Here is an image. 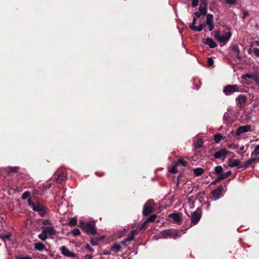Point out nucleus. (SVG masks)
<instances>
[{"instance_id": "nucleus-1", "label": "nucleus", "mask_w": 259, "mask_h": 259, "mask_svg": "<svg viewBox=\"0 0 259 259\" xmlns=\"http://www.w3.org/2000/svg\"><path fill=\"white\" fill-rule=\"evenodd\" d=\"M27 201L29 205L32 210L37 212L38 214L40 217H44L49 213V209L46 206L41 204L39 202H37L36 203L32 200L31 198H28Z\"/></svg>"}, {"instance_id": "nucleus-2", "label": "nucleus", "mask_w": 259, "mask_h": 259, "mask_svg": "<svg viewBox=\"0 0 259 259\" xmlns=\"http://www.w3.org/2000/svg\"><path fill=\"white\" fill-rule=\"evenodd\" d=\"M231 35V32H225L223 35H221L219 31H214L213 36L215 39L218 42L225 44L229 41Z\"/></svg>"}, {"instance_id": "nucleus-3", "label": "nucleus", "mask_w": 259, "mask_h": 259, "mask_svg": "<svg viewBox=\"0 0 259 259\" xmlns=\"http://www.w3.org/2000/svg\"><path fill=\"white\" fill-rule=\"evenodd\" d=\"M154 202L153 199H149L145 203L143 209L144 216L147 217L154 211Z\"/></svg>"}, {"instance_id": "nucleus-4", "label": "nucleus", "mask_w": 259, "mask_h": 259, "mask_svg": "<svg viewBox=\"0 0 259 259\" xmlns=\"http://www.w3.org/2000/svg\"><path fill=\"white\" fill-rule=\"evenodd\" d=\"M56 233V231L54 228H46L41 233L38 235V238L42 240H46L49 236L54 235Z\"/></svg>"}, {"instance_id": "nucleus-5", "label": "nucleus", "mask_w": 259, "mask_h": 259, "mask_svg": "<svg viewBox=\"0 0 259 259\" xmlns=\"http://www.w3.org/2000/svg\"><path fill=\"white\" fill-rule=\"evenodd\" d=\"M239 91V87L237 84H229L225 86L223 89V92L226 96L230 95L235 92Z\"/></svg>"}, {"instance_id": "nucleus-6", "label": "nucleus", "mask_w": 259, "mask_h": 259, "mask_svg": "<svg viewBox=\"0 0 259 259\" xmlns=\"http://www.w3.org/2000/svg\"><path fill=\"white\" fill-rule=\"evenodd\" d=\"M168 218L171 219V221L174 224L180 225L183 222V219L181 215L177 212L169 213Z\"/></svg>"}, {"instance_id": "nucleus-7", "label": "nucleus", "mask_w": 259, "mask_h": 259, "mask_svg": "<svg viewBox=\"0 0 259 259\" xmlns=\"http://www.w3.org/2000/svg\"><path fill=\"white\" fill-rule=\"evenodd\" d=\"M230 152L226 149H221L219 151L215 152L213 157L216 159H222L224 160L227 155Z\"/></svg>"}, {"instance_id": "nucleus-8", "label": "nucleus", "mask_w": 259, "mask_h": 259, "mask_svg": "<svg viewBox=\"0 0 259 259\" xmlns=\"http://www.w3.org/2000/svg\"><path fill=\"white\" fill-rule=\"evenodd\" d=\"M242 78L245 81H247L248 79H252L255 82L257 86L259 87V76L256 73L245 74L242 75Z\"/></svg>"}, {"instance_id": "nucleus-9", "label": "nucleus", "mask_w": 259, "mask_h": 259, "mask_svg": "<svg viewBox=\"0 0 259 259\" xmlns=\"http://www.w3.org/2000/svg\"><path fill=\"white\" fill-rule=\"evenodd\" d=\"M251 131V125L246 124L245 125L240 126L237 130L235 135L236 136H240L242 133H245L246 132Z\"/></svg>"}, {"instance_id": "nucleus-10", "label": "nucleus", "mask_w": 259, "mask_h": 259, "mask_svg": "<svg viewBox=\"0 0 259 259\" xmlns=\"http://www.w3.org/2000/svg\"><path fill=\"white\" fill-rule=\"evenodd\" d=\"M156 223L159 222V219L158 218L157 215L156 214H152L149 217L146 218L145 220L142 223L140 227H146L147 224L149 222H154Z\"/></svg>"}, {"instance_id": "nucleus-11", "label": "nucleus", "mask_w": 259, "mask_h": 259, "mask_svg": "<svg viewBox=\"0 0 259 259\" xmlns=\"http://www.w3.org/2000/svg\"><path fill=\"white\" fill-rule=\"evenodd\" d=\"M162 235L164 238L170 237L172 238H176L177 234L172 229H166L162 232Z\"/></svg>"}, {"instance_id": "nucleus-12", "label": "nucleus", "mask_w": 259, "mask_h": 259, "mask_svg": "<svg viewBox=\"0 0 259 259\" xmlns=\"http://www.w3.org/2000/svg\"><path fill=\"white\" fill-rule=\"evenodd\" d=\"M201 214L199 212H198L197 210L194 211L192 214V215H191V223L194 225H196L199 221V220L201 218Z\"/></svg>"}, {"instance_id": "nucleus-13", "label": "nucleus", "mask_w": 259, "mask_h": 259, "mask_svg": "<svg viewBox=\"0 0 259 259\" xmlns=\"http://www.w3.org/2000/svg\"><path fill=\"white\" fill-rule=\"evenodd\" d=\"M140 231L141 229H135L132 231L130 234L125 240L122 241V243L123 244L126 245L127 242L133 240L134 239L135 236L137 235Z\"/></svg>"}, {"instance_id": "nucleus-14", "label": "nucleus", "mask_w": 259, "mask_h": 259, "mask_svg": "<svg viewBox=\"0 0 259 259\" xmlns=\"http://www.w3.org/2000/svg\"><path fill=\"white\" fill-rule=\"evenodd\" d=\"M222 190L223 187L220 185L217 189L212 190L211 193L215 199H218L221 197Z\"/></svg>"}, {"instance_id": "nucleus-15", "label": "nucleus", "mask_w": 259, "mask_h": 259, "mask_svg": "<svg viewBox=\"0 0 259 259\" xmlns=\"http://www.w3.org/2000/svg\"><path fill=\"white\" fill-rule=\"evenodd\" d=\"M62 254L67 257H75V254L71 252L66 246H63L61 248Z\"/></svg>"}, {"instance_id": "nucleus-16", "label": "nucleus", "mask_w": 259, "mask_h": 259, "mask_svg": "<svg viewBox=\"0 0 259 259\" xmlns=\"http://www.w3.org/2000/svg\"><path fill=\"white\" fill-rule=\"evenodd\" d=\"M95 221L94 220L90 221L85 223L83 220H80L79 225L77 227H95Z\"/></svg>"}, {"instance_id": "nucleus-17", "label": "nucleus", "mask_w": 259, "mask_h": 259, "mask_svg": "<svg viewBox=\"0 0 259 259\" xmlns=\"http://www.w3.org/2000/svg\"><path fill=\"white\" fill-rule=\"evenodd\" d=\"M203 43L205 45H208L211 49L215 48L217 46V43L212 38L209 37L206 38L203 40Z\"/></svg>"}, {"instance_id": "nucleus-18", "label": "nucleus", "mask_w": 259, "mask_h": 259, "mask_svg": "<svg viewBox=\"0 0 259 259\" xmlns=\"http://www.w3.org/2000/svg\"><path fill=\"white\" fill-rule=\"evenodd\" d=\"M66 178V174L64 172L60 173L56 178V182L57 183L62 185Z\"/></svg>"}, {"instance_id": "nucleus-19", "label": "nucleus", "mask_w": 259, "mask_h": 259, "mask_svg": "<svg viewBox=\"0 0 259 259\" xmlns=\"http://www.w3.org/2000/svg\"><path fill=\"white\" fill-rule=\"evenodd\" d=\"M229 164L228 165L229 167H233L235 166H237L238 167L240 166V161L239 159H236L233 158H229Z\"/></svg>"}, {"instance_id": "nucleus-20", "label": "nucleus", "mask_w": 259, "mask_h": 259, "mask_svg": "<svg viewBox=\"0 0 259 259\" xmlns=\"http://www.w3.org/2000/svg\"><path fill=\"white\" fill-rule=\"evenodd\" d=\"M247 100V97L245 95L243 94L239 95L236 98V102L237 105L240 104L242 105V104L244 103Z\"/></svg>"}, {"instance_id": "nucleus-21", "label": "nucleus", "mask_w": 259, "mask_h": 259, "mask_svg": "<svg viewBox=\"0 0 259 259\" xmlns=\"http://www.w3.org/2000/svg\"><path fill=\"white\" fill-rule=\"evenodd\" d=\"M232 51L236 54V57L239 60H240L242 58L241 56L240 55V49L238 46L236 45H233L232 47Z\"/></svg>"}, {"instance_id": "nucleus-22", "label": "nucleus", "mask_w": 259, "mask_h": 259, "mask_svg": "<svg viewBox=\"0 0 259 259\" xmlns=\"http://www.w3.org/2000/svg\"><path fill=\"white\" fill-rule=\"evenodd\" d=\"M255 163V159H253V158H250L246 161H245L242 166L238 167V168H240L241 167H244V168H246L248 167L250 165H251L253 163Z\"/></svg>"}, {"instance_id": "nucleus-23", "label": "nucleus", "mask_w": 259, "mask_h": 259, "mask_svg": "<svg viewBox=\"0 0 259 259\" xmlns=\"http://www.w3.org/2000/svg\"><path fill=\"white\" fill-rule=\"evenodd\" d=\"M77 222V219L76 217L69 218L67 221V223L66 224H67L71 227H73L76 225Z\"/></svg>"}, {"instance_id": "nucleus-24", "label": "nucleus", "mask_w": 259, "mask_h": 259, "mask_svg": "<svg viewBox=\"0 0 259 259\" xmlns=\"http://www.w3.org/2000/svg\"><path fill=\"white\" fill-rule=\"evenodd\" d=\"M199 11L201 12L202 15L205 16L207 13V5L200 4Z\"/></svg>"}, {"instance_id": "nucleus-25", "label": "nucleus", "mask_w": 259, "mask_h": 259, "mask_svg": "<svg viewBox=\"0 0 259 259\" xmlns=\"http://www.w3.org/2000/svg\"><path fill=\"white\" fill-rule=\"evenodd\" d=\"M34 247L35 249L39 251H42L46 249V247L41 242H37L34 244Z\"/></svg>"}, {"instance_id": "nucleus-26", "label": "nucleus", "mask_w": 259, "mask_h": 259, "mask_svg": "<svg viewBox=\"0 0 259 259\" xmlns=\"http://www.w3.org/2000/svg\"><path fill=\"white\" fill-rule=\"evenodd\" d=\"M204 172V169L201 167H197L193 169V173L195 176H200L202 175Z\"/></svg>"}, {"instance_id": "nucleus-27", "label": "nucleus", "mask_w": 259, "mask_h": 259, "mask_svg": "<svg viewBox=\"0 0 259 259\" xmlns=\"http://www.w3.org/2000/svg\"><path fill=\"white\" fill-rule=\"evenodd\" d=\"M213 23V15L211 14H206V24Z\"/></svg>"}, {"instance_id": "nucleus-28", "label": "nucleus", "mask_w": 259, "mask_h": 259, "mask_svg": "<svg viewBox=\"0 0 259 259\" xmlns=\"http://www.w3.org/2000/svg\"><path fill=\"white\" fill-rule=\"evenodd\" d=\"M206 26V24L204 23H202L199 24L198 26H196L195 27H194V29L192 30L194 31H201L203 28L205 27Z\"/></svg>"}, {"instance_id": "nucleus-29", "label": "nucleus", "mask_w": 259, "mask_h": 259, "mask_svg": "<svg viewBox=\"0 0 259 259\" xmlns=\"http://www.w3.org/2000/svg\"><path fill=\"white\" fill-rule=\"evenodd\" d=\"M225 137H223L221 134H218L214 136V140L216 143H219L222 140H224Z\"/></svg>"}, {"instance_id": "nucleus-30", "label": "nucleus", "mask_w": 259, "mask_h": 259, "mask_svg": "<svg viewBox=\"0 0 259 259\" xmlns=\"http://www.w3.org/2000/svg\"><path fill=\"white\" fill-rule=\"evenodd\" d=\"M203 142L201 139H198L196 142L194 143L195 149H197L202 147Z\"/></svg>"}, {"instance_id": "nucleus-31", "label": "nucleus", "mask_w": 259, "mask_h": 259, "mask_svg": "<svg viewBox=\"0 0 259 259\" xmlns=\"http://www.w3.org/2000/svg\"><path fill=\"white\" fill-rule=\"evenodd\" d=\"M39 223L43 225V227L47 225H51V221L50 219L39 220Z\"/></svg>"}, {"instance_id": "nucleus-32", "label": "nucleus", "mask_w": 259, "mask_h": 259, "mask_svg": "<svg viewBox=\"0 0 259 259\" xmlns=\"http://www.w3.org/2000/svg\"><path fill=\"white\" fill-rule=\"evenodd\" d=\"M223 168L222 166H217L214 167V174L219 175L223 174Z\"/></svg>"}, {"instance_id": "nucleus-33", "label": "nucleus", "mask_w": 259, "mask_h": 259, "mask_svg": "<svg viewBox=\"0 0 259 259\" xmlns=\"http://www.w3.org/2000/svg\"><path fill=\"white\" fill-rule=\"evenodd\" d=\"M259 155V145H257L255 147L253 152L251 153V156H257Z\"/></svg>"}, {"instance_id": "nucleus-34", "label": "nucleus", "mask_w": 259, "mask_h": 259, "mask_svg": "<svg viewBox=\"0 0 259 259\" xmlns=\"http://www.w3.org/2000/svg\"><path fill=\"white\" fill-rule=\"evenodd\" d=\"M168 171L171 174H176L178 172L177 168V164H174L171 167L168 168Z\"/></svg>"}, {"instance_id": "nucleus-35", "label": "nucleus", "mask_w": 259, "mask_h": 259, "mask_svg": "<svg viewBox=\"0 0 259 259\" xmlns=\"http://www.w3.org/2000/svg\"><path fill=\"white\" fill-rule=\"evenodd\" d=\"M112 250L116 252H118L121 250V246L118 244H115L111 248Z\"/></svg>"}, {"instance_id": "nucleus-36", "label": "nucleus", "mask_w": 259, "mask_h": 259, "mask_svg": "<svg viewBox=\"0 0 259 259\" xmlns=\"http://www.w3.org/2000/svg\"><path fill=\"white\" fill-rule=\"evenodd\" d=\"M11 236V234L10 233H7L5 235H0V237L3 240L6 241L9 239Z\"/></svg>"}, {"instance_id": "nucleus-37", "label": "nucleus", "mask_w": 259, "mask_h": 259, "mask_svg": "<svg viewBox=\"0 0 259 259\" xmlns=\"http://www.w3.org/2000/svg\"><path fill=\"white\" fill-rule=\"evenodd\" d=\"M176 164H177V165L178 164H180L184 166H186L187 165V162L186 161L184 160L183 159H179L178 162Z\"/></svg>"}, {"instance_id": "nucleus-38", "label": "nucleus", "mask_w": 259, "mask_h": 259, "mask_svg": "<svg viewBox=\"0 0 259 259\" xmlns=\"http://www.w3.org/2000/svg\"><path fill=\"white\" fill-rule=\"evenodd\" d=\"M85 229V231L88 233L94 234L95 233V228H83Z\"/></svg>"}, {"instance_id": "nucleus-39", "label": "nucleus", "mask_w": 259, "mask_h": 259, "mask_svg": "<svg viewBox=\"0 0 259 259\" xmlns=\"http://www.w3.org/2000/svg\"><path fill=\"white\" fill-rule=\"evenodd\" d=\"M196 20H197V19H196V17H194L193 18L192 23H190V24H189V27L192 30L194 29V27L196 26L195 24L196 23Z\"/></svg>"}, {"instance_id": "nucleus-40", "label": "nucleus", "mask_w": 259, "mask_h": 259, "mask_svg": "<svg viewBox=\"0 0 259 259\" xmlns=\"http://www.w3.org/2000/svg\"><path fill=\"white\" fill-rule=\"evenodd\" d=\"M31 195V193L29 191H26L22 195V199H26L28 197H29Z\"/></svg>"}, {"instance_id": "nucleus-41", "label": "nucleus", "mask_w": 259, "mask_h": 259, "mask_svg": "<svg viewBox=\"0 0 259 259\" xmlns=\"http://www.w3.org/2000/svg\"><path fill=\"white\" fill-rule=\"evenodd\" d=\"M9 169L11 172H18L19 167L18 166L9 167Z\"/></svg>"}, {"instance_id": "nucleus-42", "label": "nucleus", "mask_w": 259, "mask_h": 259, "mask_svg": "<svg viewBox=\"0 0 259 259\" xmlns=\"http://www.w3.org/2000/svg\"><path fill=\"white\" fill-rule=\"evenodd\" d=\"M213 62H214L213 60L211 58H210V57L207 58V63L208 66H209V67L212 66L213 64Z\"/></svg>"}, {"instance_id": "nucleus-43", "label": "nucleus", "mask_w": 259, "mask_h": 259, "mask_svg": "<svg viewBox=\"0 0 259 259\" xmlns=\"http://www.w3.org/2000/svg\"><path fill=\"white\" fill-rule=\"evenodd\" d=\"M225 179H226V178L225 177L223 173L221 174H219V176L217 178V181H218L219 182H220L221 181H222V180H223Z\"/></svg>"}, {"instance_id": "nucleus-44", "label": "nucleus", "mask_w": 259, "mask_h": 259, "mask_svg": "<svg viewBox=\"0 0 259 259\" xmlns=\"http://www.w3.org/2000/svg\"><path fill=\"white\" fill-rule=\"evenodd\" d=\"M72 233L74 234V236H77L80 234V231L77 228L74 229L72 231Z\"/></svg>"}, {"instance_id": "nucleus-45", "label": "nucleus", "mask_w": 259, "mask_h": 259, "mask_svg": "<svg viewBox=\"0 0 259 259\" xmlns=\"http://www.w3.org/2000/svg\"><path fill=\"white\" fill-rule=\"evenodd\" d=\"M225 2L229 5H233L236 4V0H225Z\"/></svg>"}, {"instance_id": "nucleus-46", "label": "nucleus", "mask_w": 259, "mask_h": 259, "mask_svg": "<svg viewBox=\"0 0 259 259\" xmlns=\"http://www.w3.org/2000/svg\"><path fill=\"white\" fill-rule=\"evenodd\" d=\"M191 6L192 7H195L198 6L199 3V0H192Z\"/></svg>"}, {"instance_id": "nucleus-47", "label": "nucleus", "mask_w": 259, "mask_h": 259, "mask_svg": "<svg viewBox=\"0 0 259 259\" xmlns=\"http://www.w3.org/2000/svg\"><path fill=\"white\" fill-rule=\"evenodd\" d=\"M253 52L256 57H259V49L257 48H254L253 49Z\"/></svg>"}, {"instance_id": "nucleus-48", "label": "nucleus", "mask_w": 259, "mask_h": 259, "mask_svg": "<svg viewBox=\"0 0 259 259\" xmlns=\"http://www.w3.org/2000/svg\"><path fill=\"white\" fill-rule=\"evenodd\" d=\"M90 242L92 244V245L93 246L97 245L98 244V241L96 239H91Z\"/></svg>"}, {"instance_id": "nucleus-49", "label": "nucleus", "mask_w": 259, "mask_h": 259, "mask_svg": "<svg viewBox=\"0 0 259 259\" xmlns=\"http://www.w3.org/2000/svg\"><path fill=\"white\" fill-rule=\"evenodd\" d=\"M208 26V29L209 31H211L213 30L214 28V25L213 23L212 24H206Z\"/></svg>"}, {"instance_id": "nucleus-50", "label": "nucleus", "mask_w": 259, "mask_h": 259, "mask_svg": "<svg viewBox=\"0 0 259 259\" xmlns=\"http://www.w3.org/2000/svg\"><path fill=\"white\" fill-rule=\"evenodd\" d=\"M33 194L34 195H42V193L41 192H40L38 190H33Z\"/></svg>"}, {"instance_id": "nucleus-51", "label": "nucleus", "mask_w": 259, "mask_h": 259, "mask_svg": "<svg viewBox=\"0 0 259 259\" xmlns=\"http://www.w3.org/2000/svg\"><path fill=\"white\" fill-rule=\"evenodd\" d=\"M248 15V13L247 11H244L243 12V16H242V19L244 20Z\"/></svg>"}, {"instance_id": "nucleus-52", "label": "nucleus", "mask_w": 259, "mask_h": 259, "mask_svg": "<svg viewBox=\"0 0 259 259\" xmlns=\"http://www.w3.org/2000/svg\"><path fill=\"white\" fill-rule=\"evenodd\" d=\"M16 259H32V258L31 257H29V256H26V257L16 256Z\"/></svg>"}, {"instance_id": "nucleus-53", "label": "nucleus", "mask_w": 259, "mask_h": 259, "mask_svg": "<svg viewBox=\"0 0 259 259\" xmlns=\"http://www.w3.org/2000/svg\"><path fill=\"white\" fill-rule=\"evenodd\" d=\"M231 171H228L227 172H225V173H223V174L224 175V176L226 178H228L230 175H231Z\"/></svg>"}, {"instance_id": "nucleus-54", "label": "nucleus", "mask_w": 259, "mask_h": 259, "mask_svg": "<svg viewBox=\"0 0 259 259\" xmlns=\"http://www.w3.org/2000/svg\"><path fill=\"white\" fill-rule=\"evenodd\" d=\"M194 14L195 15V16L198 18H199L200 17L201 15H202L201 12L199 11V12H195Z\"/></svg>"}, {"instance_id": "nucleus-55", "label": "nucleus", "mask_w": 259, "mask_h": 259, "mask_svg": "<svg viewBox=\"0 0 259 259\" xmlns=\"http://www.w3.org/2000/svg\"><path fill=\"white\" fill-rule=\"evenodd\" d=\"M85 248L92 252L94 251V249L89 245H87Z\"/></svg>"}, {"instance_id": "nucleus-56", "label": "nucleus", "mask_w": 259, "mask_h": 259, "mask_svg": "<svg viewBox=\"0 0 259 259\" xmlns=\"http://www.w3.org/2000/svg\"><path fill=\"white\" fill-rule=\"evenodd\" d=\"M208 0H200V4L207 5Z\"/></svg>"}, {"instance_id": "nucleus-57", "label": "nucleus", "mask_w": 259, "mask_h": 259, "mask_svg": "<svg viewBox=\"0 0 259 259\" xmlns=\"http://www.w3.org/2000/svg\"><path fill=\"white\" fill-rule=\"evenodd\" d=\"M205 194V192L202 191V192H200L198 194V196L200 197H203V196Z\"/></svg>"}, {"instance_id": "nucleus-58", "label": "nucleus", "mask_w": 259, "mask_h": 259, "mask_svg": "<svg viewBox=\"0 0 259 259\" xmlns=\"http://www.w3.org/2000/svg\"><path fill=\"white\" fill-rule=\"evenodd\" d=\"M93 256L92 255H86L85 256V259H92Z\"/></svg>"}, {"instance_id": "nucleus-59", "label": "nucleus", "mask_w": 259, "mask_h": 259, "mask_svg": "<svg viewBox=\"0 0 259 259\" xmlns=\"http://www.w3.org/2000/svg\"><path fill=\"white\" fill-rule=\"evenodd\" d=\"M218 183H219V182L218 181H217V179H216L214 181H213V182H212L211 183L210 185H215Z\"/></svg>"}, {"instance_id": "nucleus-60", "label": "nucleus", "mask_w": 259, "mask_h": 259, "mask_svg": "<svg viewBox=\"0 0 259 259\" xmlns=\"http://www.w3.org/2000/svg\"><path fill=\"white\" fill-rule=\"evenodd\" d=\"M180 178H181L180 175H179L177 178V186H178V185L180 184Z\"/></svg>"}, {"instance_id": "nucleus-61", "label": "nucleus", "mask_w": 259, "mask_h": 259, "mask_svg": "<svg viewBox=\"0 0 259 259\" xmlns=\"http://www.w3.org/2000/svg\"><path fill=\"white\" fill-rule=\"evenodd\" d=\"M253 159H255V163L259 162V157H254Z\"/></svg>"}, {"instance_id": "nucleus-62", "label": "nucleus", "mask_w": 259, "mask_h": 259, "mask_svg": "<svg viewBox=\"0 0 259 259\" xmlns=\"http://www.w3.org/2000/svg\"><path fill=\"white\" fill-rule=\"evenodd\" d=\"M228 114L227 113H225L223 116V119H226L227 118Z\"/></svg>"}, {"instance_id": "nucleus-63", "label": "nucleus", "mask_w": 259, "mask_h": 259, "mask_svg": "<svg viewBox=\"0 0 259 259\" xmlns=\"http://www.w3.org/2000/svg\"><path fill=\"white\" fill-rule=\"evenodd\" d=\"M165 223V222H164L163 221H162V222L161 223V225L159 226V227H162L163 226H164V224Z\"/></svg>"}, {"instance_id": "nucleus-64", "label": "nucleus", "mask_w": 259, "mask_h": 259, "mask_svg": "<svg viewBox=\"0 0 259 259\" xmlns=\"http://www.w3.org/2000/svg\"><path fill=\"white\" fill-rule=\"evenodd\" d=\"M255 44H256V46L259 47V41H255Z\"/></svg>"}]
</instances>
